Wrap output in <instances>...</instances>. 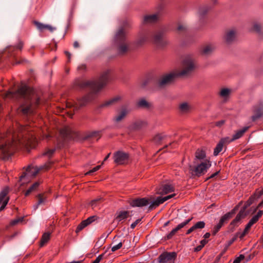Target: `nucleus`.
<instances>
[{
	"label": "nucleus",
	"mask_w": 263,
	"mask_h": 263,
	"mask_svg": "<svg viewBox=\"0 0 263 263\" xmlns=\"http://www.w3.org/2000/svg\"><path fill=\"white\" fill-rule=\"evenodd\" d=\"M128 159V154L122 151H117L114 154V162L118 165L124 164L127 163Z\"/></svg>",
	"instance_id": "nucleus-11"
},
{
	"label": "nucleus",
	"mask_w": 263,
	"mask_h": 263,
	"mask_svg": "<svg viewBox=\"0 0 263 263\" xmlns=\"http://www.w3.org/2000/svg\"><path fill=\"white\" fill-rule=\"evenodd\" d=\"M195 158L194 163H196L197 160H204L206 157V154L205 151L202 149H198L195 152Z\"/></svg>",
	"instance_id": "nucleus-28"
},
{
	"label": "nucleus",
	"mask_w": 263,
	"mask_h": 263,
	"mask_svg": "<svg viewBox=\"0 0 263 263\" xmlns=\"http://www.w3.org/2000/svg\"><path fill=\"white\" fill-rule=\"evenodd\" d=\"M141 221L140 219H137L135 222H134L132 224L130 225V228L132 229H134L137 225L139 223V222Z\"/></svg>",
	"instance_id": "nucleus-60"
},
{
	"label": "nucleus",
	"mask_w": 263,
	"mask_h": 263,
	"mask_svg": "<svg viewBox=\"0 0 263 263\" xmlns=\"http://www.w3.org/2000/svg\"><path fill=\"white\" fill-rule=\"evenodd\" d=\"M230 93V90L228 88H223L221 89L220 92V95L221 97H226Z\"/></svg>",
	"instance_id": "nucleus-46"
},
{
	"label": "nucleus",
	"mask_w": 263,
	"mask_h": 263,
	"mask_svg": "<svg viewBox=\"0 0 263 263\" xmlns=\"http://www.w3.org/2000/svg\"><path fill=\"white\" fill-rule=\"evenodd\" d=\"M160 14L159 13L146 15L144 17L143 22L145 24H152L156 23L160 18Z\"/></svg>",
	"instance_id": "nucleus-18"
},
{
	"label": "nucleus",
	"mask_w": 263,
	"mask_h": 263,
	"mask_svg": "<svg viewBox=\"0 0 263 263\" xmlns=\"http://www.w3.org/2000/svg\"><path fill=\"white\" fill-rule=\"evenodd\" d=\"M151 34L149 32H145L141 34L137 40V44L139 46L143 45L146 42L151 40Z\"/></svg>",
	"instance_id": "nucleus-21"
},
{
	"label": "nucleus",
	"mask_w": 263,
	"mask_h": 263,
	"mask_svg": "<svg viewBox=\"0 0 263 263\" xmlns=\"http://www.w3.org/2000/svg\"><path fill=\"white\" fill-rule=\"evenodd\" d=\"M9 189L6 186L0 192V212L3 211L9 201V197L8 196Z\"/></svg>",
	"instance_id": "nucleus-13"
},
{
	"label": "nucleus",
	"mask_w": 263,
	"mask_h": 263,
	"mask_svg": "<svg viewBox=\"0 0 263 263\" xmlns=\"http://www.w3.org/2000/svg\"><path fill=\"white\" fill-rule=\"evenodd\" d=\"M110 70H107L102 72L99 78L96 81H85L82 79H76L73 84V88L76 90L88 89L89 92L83 97L77 100L73 104L70 102L66 104L67 107H73V110L77 111L80 107L87 105L96 97L97 92L105 86L109 80Z\"/></svg>",
	"instance_id": "nucleus-1"
},
{
	"label": "nucleus",
	"mask_w": 263,
	"mask_h": 263,
	"mask_svg": "<svg viewBox=\"0 0 263 263\" xmlns=\"http://www.w3.org/2000/svg\"><path fill=\"white\" fill-rule=\"evenodd\" d=\"M122 246V242H120L118 244L113 246L111 248V251L115 252L119 249H120Z\"/></svg>",
	"instance_id": "nucleus-48"
},
{
	"label": "nucleus",
	"mask_w": 263,
	"mask_h": 263,
	"mask_svg": "<svg viewBox=\"0 0 263 263\" xmlns=\"http://www.w3.org/2000/svg\"><path fill=\"white\" fill-rule=\"evenodd\" d=\"M120 99V97H116L109 100H106L102 103L100 105V108H104V107H108L111 106L114 104H115L117 102H118Z\"/></svg>",
	"instance_id": "nucleus-26"
},
{
	"label": "nucleus",
	"mask_w": 263,
	"mask_h": 263,
	"mask_svg": "<svg viewBox=\"0 0 263 263\" xmlns=\"http://www.w3.org/2000/svg\"><path fill=\"white\" fill-rule=\"evenodd\" d=\"M244 258V255L241 254L234 260L233 263H240Z\"/></svg>",
	"instance_id": "nucleus-52"
},
{
	"label": "nucleus",
	"mask_w": 263,
	"mask_h": 263,
	"mask_svg": "<svg viewBox=\"0 0 263 263\" xmlns=\"http://www.w3.org/2000/svg\"><path fill=\"white\" fill-rule=\"evenodd\" d=\"M186 29L185 26L183 25H179L177 28V30L179 32H184Z\"/></svg>",
	"instance_id": "nucleus-57"
},
{
	"label": "nucleus",
	"mask_w": 263,
	"mask_h": 263,
	"mask_svg": "<svg viewBox=\"0 0 263 263\" xmlns=\"http://www.w3.org/2000/svg\"><path fill=\"white\" fill-rule=\"evenodd\" d=\"M103 257V254L99 255L92 263H99Z\"/></svg>",
	"instance_id": "nucleus-56"
},
{
	"label": "nucleus",
	"mask_w": 263,
	"mask_h": 263,
	"mask_svg": "<svg viewBox=\"0 0 263 263\" xmlns=\"http://www.w3.org/2000/svg\"><path fill=\"white\" fill-rule=\"evenodd\" d=\"M175 191L174 186L171 184L163 185L159 189L158 194L161 195L167 194L169 193L173 192Z\"/></svg>",
	"instance_id": "nucleus-24"
},
{
	"label": "nucleus",
	"mask_w": 263,
	"mask_h": 263,
	"mask_svg": "<svg viewBox=\"0 0 263 263\" xmlns=\"http://www.w3.org/2000/svg\"><path fill=\"white\" fill-rule=\"evenodd\" d=\"M89 137L100 138L101 137L100 132L99 131L92 132L89 134Z\"/></svg>",
	"instance_id": "nucleus-50"
},
{
	"label": "nucleus",
	"mask_w": 263,
	"mask_h": 263,
	"mask_svg": "<svg viewBox=\"0 0 263 263\" xmlns=\"http://www.w3.org/2000/svg\"><path fill=\"white\" fill-rule=\"evenodd\" d=\"M262 206H263V200L260 203H259V204L258 205V206L257 207L254 208L253 212H256L258 208H260Z\"/></svg>",
	"instance_id": "nucleus-62"
},
{
	"label": "nucleus",
	"mask_w": 263,
	"mask_h": 263,
	"mask_svg": "<svg viewBox=\"0 0 263 263\" xmlns=\"http://www.w3.org/2000/svg\"><path fill=\"white\" fill-rule=\"evenodd\" d=\"M230 141H229V137H224L221 138L219 142L217 143L216 146L214 148L213 154L215 156H217L222 150L224 146H227L229 144Z\"/></svg>",
	"instance_id": "nucleus-17"
},
{
	"label": "nucleus",
	"mask_w": 263,
	"mask_h": 263,
	"mask_svg": "<svg viewBox=\"0 0 263 263\" xmlns=\"http://www.w3.org/2000/svg\"><path fill=\"white\" fill-rule=\"evenodd\" d=\"M178 230L175 228V229H173L167 235H166V236L164 237L165 240H168L171 239L173 236L175 235V234L177 233Z\"/></svg>",
	"instance_id": "nucleus-43"
},
{
	"label": "nucleus",
	"mask_w": 263,
	"mask_h": 263,
	"mask_svg": "<svg viewBox=\"0 0 263 263\" xmlns=\"http://www.w3.org/2000/svg\"><path fill=\"white\" fill-rule=\"evenodd\" d=\"M38 198V201H37V205H40L42 203H43L45 201V198L43 197L42 194H39L37 196Z\"/></svg>",
	"instance_id": "nucleus-49"
},
{
	"label": "nucleus",
	"mask_w": 263,
	"mask_h": 263,
	"mask_svg": "<svg viewBox=\"0 0 263 263\" xmlns=\"http://www.w3.org/2000/svg\"><path fill=\"white\" fill-rule=\"evenodd\" d=\"M258 195V193H255L253 195H251L248 200L245 203L244 205L241 209L240 211H243V213H246V209L249 208L253 203L255 201V200L259 198L257 196Z\"/></svg>",
	"instance_id": "nucleus-22"
},
{
	"label": "nucleus",
	"mask_w": 263,
	"mask_h": 263,
	"mask_svg": "<svg viewBox=\"0 0 263 263\" xmlns=\"http://www.w3.org/2000/svg\"><path fill=\"white\" fill-rule=\"evenodd\" d=\"M55 152V148L49 149L47 148L45 152L42 154V156H47L49 158L52 157Z\"/></svg>",
	"instance_id": "nucleus-35"
},
{
	"label": "nucleus",
	"mask_w": 263,
	"mask_h": 263,
	"mask_svg": "<svg viewBox=\"0 0 263 263\" xmlns=\"http://www.w3.org/2000/svg\"><path fill=\"white\" fill-rule=\"evenodd\" d=\"M215 47L212 45H208L203 47L202 50V54L204 55H209L213 52L214 50Z\"/></svg>",
	"instance_id": "nucleus-31"
},
{
	"label": "nucleus",
	"mask_w": 263,
	"mask_h": 263,
	"mask_svg": "<svg viewBox=\"0 0 263 263\" xmlns=\"http://www.w3.org/2000/svg\"><path fill=\"white\" fill-rule=\"evenodd\" d=\"M40 182H35L25 192V196H28L33 191H35L39 186Z\"/></svg>",
	"instance_id": "nucleus-33"
},
{
	"label": "nucleus",
	"mask_w": 263,
	"mask_h": 263,
	"mask_svg": "<svg viewBox=\"0 0 263 263\" xmlns=\"http://www.w3.org/2000/svg\"><path fill=\"white\" fill-rule=\"evenodd\" d=\"M253 29L254 31H256V32H260L261 30V26L260 25L258 24H255L253 25Z\"/></svg>",
	"instance_id": "nucleus-53"
},
{
	"label": "nucleus",
	"mask_w": 263,
	"mask_h": 263,
	"mask_svg": "<svg viewBox=\"0 0 263 263\" xmlns=\"http://www.w3.org/2000/svg\"><path fill=\"white\" fill-rule=\"evenodd\" d=\"M263 214V211H261V210H259L257 214L256 215H255V216L258 218L259 219V218H260L261 217V216Z\"/></svg>",
	"instance_id": "nucleus-64"
},
{
	"label": "nucleus",
	"mask_w": 263,
	"mask_h": 263,
	"mask_svg": "<svg viewBox=\"0 0 263 263\" xmlns=\"http://www.w3.org/2000/svg\"><path fill=\"white\" fill-rule=\"evenodd\" d=\"M128 114V111L126 109H122V110L114 117V121L119 122L123 120Z\"/></svg>",
	"instance_id": "nucleus-29"
},
{
	"label": "nucleus",
	"mask_w": 263,
	"mask_h": 263,
	"mask_svg": "<svg viewBox=\"0 0 263 263\" xmlns=\"http://www.w3.org/2000/svg\"><path fill=\"white\" fill-rule=\"evenodd\" d=\"M151 198L146 197L144 198H137L130 200L128 201L130 205L133 208L135 207H143L147 205L152 202L151 201Z\"/></svg>",
	"instance_id": "nucleus-12"
},
{
	"label": "nucleus",
	"mask_w": 263,
	"mask_h": 263,
	"mask_svg": "<svg viewBox=\"0 0 263 263\" xmlns=\"http://www.w3.org/2000/svg\"><path fill=\"white\" fill-rule=\"evenodd\" d=\"M128 215V211H120L117 216L116 219H117L119 221H120L122 220L126 219Z\"/></svg>",
	"instance_id": "nucleus-32"
},
{
	"label": "nucleus",
	"mask_w": 263,
	"mask_h": 263,
	"mask_svg": "<svg viewBox=\"0 0 263 263\" xmlns=\"http://www.w3.org/2000/svg\"><path fill=\"white\" fill-rule=\"evenodd\" d=\"M96 219V216H92L88 217L86 219V220L87 221V223L88 224H90L93 221H94Z\"/></svg>",
	"instance_id": "nucleus-54"
},
{
	"label": "nucleus",
	"mask_w": 263,
	"mask_h": 263,
	"mask_svg": "<svg viewBox=\"0 0 263 263\" xmlns=\"http://www.w3.org/2000/svg\"><path fill=\"white\" fill-rule=\"evenodd\" d=\"M101 167V165H98L94 168H93L92 170L89 171L88 172H86L85 173V175H91L93 173L98 171Z\"/></svg>",
	"instance_id": "nucleus-47"
},
{
	"label": "nucleus",
	"mask_w": 263,
	"mask_h": 263,
	"mask_svg": "<svg viewBox=\"0 0 263 263\" xmlns=\"http://www.w3.org/2000/svg\"><path fill=\"white\" fill-rule=\"evenodd\" d=\"M176 196V194H173L168 196H166L164 197H158L156 199L151 203L149 205L148 209L149 210H152L155 209L156 207L158 206L160 204L163 203L166 200L175 197Z\"/></svg>",
	"instance_id": "nucleus-15"
},
{
	"label": "nucleus",
	"mask_w": 263,
	"mask_h": 263,
	"mask_svg": "<svg viewBox=\"0 0 263 263\" xmlns=\"http://www.w3.org/2000/svg\"><path fill=\"white\" fill-rule=\"evenodd\" d=\"M247 213H243V211H240L237 214L236 217L231 222L229 226V229L231 231H233L235 227H238L239 224L240 223V221L242 219L246 217L247 215Z\"/></svg>",
	"instance_id": "nucleus-14"
},
{
	"label": "nucleus",
	"mask_w": 263,
	"mask_h": 263,
	"mask_svg": "<svg viewBox=\"0 0 263 263\" xmlns=\"http://www.w3.org/2000/svg\"><path fill=\"white\" fill-rule=\"evenodd\" d=\"M211 166L210 160L205 159L196 166H190V172L193 177H200L204 174Z\"/></svg>",
	"instance_id": "nucleus-6"
},
{
	"label": "nucleus",
	"mask_w": 263,
	"mask_h": 263,
	"mask_svg": "<svg viewBox=\"0 0 263 263\" xmlns=\"http://www.w3.org/2000/svg\"><path fill=\"white\" fill-rule=\"evenodd\" d=\"M151 40L159 48L164 47L167 43L164 38V33L162 30L155 32L153 37H151Z\"/></svg>",
	"instance_id": "nucleus-8"
},
{
	"label": "nucleus",
	"mask_w": 263,
	"mask_h": 263,
	"mask_svg": "<svg viewBox=\"0 0 263 263\" xmlns=\"http://www.w3.org/2000/svg\"><path fill=\"white\" fill-rule=\"evenodd\" d=\"M24 43L22 41H20L16 46H9L5 51L8 55L9 57H14L17 52V50H21L23 47Z\"/></svg>",
	"instance_id": "nucleus-16"
},
{
	"label": "nucleus",
	"mask_w": 263,
	"mask_h": 263,
	"mask_svg": "<svg viewBox=\"0 0 263 263\" xmlns=\"http://www.w3.org/2000/svg\"><path fill=\"white\" fill-rule=\"evenodd\" d=\"M177 254L175 252H164L158 257L159 263H174Z\"/></svg>",
	"instance_id": "nucleus-10"
},
{
	"label": "nucleus",
	"mask_w": 263,
	"mask_h": 263,
	"mask_svg": "<svg viewBox=\"0 0 263 263\" xmlns=\"http://www.w3.org/2000/svg\"><path fill=\"white\" fill-rule=\"evenodd\" d=\"M4 98L19 101L20 105L18 111L26 116L33 114L40 103V98L34 94L31 88L26 85H21L15 91H8L5 94Z\"/></svg>",
	"instance_id": "nucleus-2"
},
{
	"label": "nucleus",
	"mask_w": 263,
	"mask_h": 263,
	"mask_svg": "<svg viewBox=\"0 0 263 263\" xmlns=\"http://www.w3.org/2000/svg\"><path fill=\"white\" fill-rule=\"evenodd\" d=\"M50 233H45L42 236V238L40 240V246L41 247H43L50 239Z\"/></svg>",
	"instance_id": "nucleus-30"
},
{
	"label": "nucleus",
	"mask_w": 263,
	"mask_h": 263,
	"mask_svg": "<svg viewBox=\"0 0 263 263\" xmlns=\"http://www.w3.org/2000/svg\"><path fill=\"white\" fill-rule=\"evenodd\" d=\"M190 109V106L187 103H183L179 106V110L182 113H186Z\"/></svg>",
	"instance_id": "nucleus-34"
},
{
	"label": "nucleus",
	"mask_w": 263,
	"mask_h": 263,
	"mask_svg": "<svg viewBox=\"0 0 263 263\" xmlns=\"http://www.w3.org/2000/svg\"><path fill=\"white\" fill-rule=\"evenodd\" d=\"M263 214V211H261V210H259L257 214L256 215H255V216L258 218L259 219V218H260L261 217V216Z\"/></svg>",
	"instance_id": "nucleus-63"
},
{
	"label": "nucleus",
	"mask_w": 263,
	"mask_h": 263,
	"mask_svg": "<svg viewBox=\"0 0 263 263\" xmlns=\"http://www.w3.org/2000/svg\"><path fill=\"white\" fill-rule=\"evenodd\" d=\"M102 200V198L97 197L90 201V205L93 208L96 207L98 205V204L101 202Z\"/></svg>",
	"instance_id": "nucleus-39"
},
{
	"label": "nucleus",
	"mask_w": 263,
	"mask_h": 263,
	"mask_svg": "<svg viewBox=\"0 0 263 263\" xmlns=\"http://www.w3.org/2000/svg\"><path fill=\"white\" fill-rule=\"evenodd\" d=\"M129 27V24L127 22H124L115 34L114 44L119 54L123 55L128 50L129 44L126 40V29Z\"/></svg>",
	"instance_id": "nucleus-5"
},
{
	"label": "nucleus",
	"mask_w": 263,
	"mask_h": 263,
	"mask_svg": "<svg viewBox=\"0 0 263 263\" xmlns=\"http://www.w3.org/2000/svg\"><path fill=\"white\" fill-rule=\"evenodd\" d=\"M89 225L87 223V221L85 220H83L77 227L76 232L77 233H79L80 231L82 230L84 228Z\"/></svg>",
	"instance_id": "nucleus-36"
},
{
	"label": "nucleus",
	"mask_w": 263,
	"mask_h": 263,
	"mask_svg": "<svg viewBox=\"0 0 263 263\" xmlns=\"http://www.w3.org/2000/svg\"><path fill=\"white\" fill-rule=\"evenodd\" d=\"M253 226V224L252 223H251L249 221V222L248 223V224L246 226V227L245 228V231H247L248 232V231H249L250 229L251 228V227Z\"/></svg>",
	"instance_id": "nucleus-61"
},
{
	"label": "nucleus",
	"mask_w": 263,
	"mask_h": 263,
	"mask_svg": "<svg viewBox=\"0 0 263 263\" xmlns=\"http://www.w3.org/2000/svg\"><path fill=\"white\" fill-rule=\"evenodd\" d=\"M33 23V24L36 26L37 29L41 32L47 29L50 32H52L55 29V28L52 27L49 25L44 24L37 21H34Z\"/></svg>",
	"instance_id": "nucleus-19"
},
{
	"label": "nucleus",
	"mask_w": 263,
	"mask_h": 263,
	"mask_svg": "<svg viewBox=\"0 0 263 263\" xmlns=\"http://www.w3.org/2000/svg\"><path fill=\"white\" fill-rule=\"evenodd\" d=\"M165 137H166V136L162 134H159L156 135L154 137L153 140L155 143L158 144L162 140H163L165 138Z\"/></svg>",
	"instance_id": "nucleus-37"
},
{
	"label": "nucleus",
	"mask_w": 263,
	"mask_h": 263,
	"mask_svg": "<svg viewBox=\"0 0 263 263\" xmlns=\"http://www.w3.org/2000/svg\"><path fill=\"white\" fill-rule=\"evenodd\" d=\"M147 125V123L145 121H138L135 123V127L138 129H140L142 127L145 126Z\"/></svg>",
	"instance_id": "nucleus-44"
},
{
	"label": "nucleus",
	"mask_w": 263,
	"mask_h": 263,
	"mask_svg": "<svg viewBox=\"0 0 263 263\" xmlns=\"http://www.w3.org/2000/svg\"><path fill=\"white\" fill-rule=\"evenodd\" d=\"M223 226L220 224L219 222L217 224L213 229L212 233L213 235H216L217 232L220 230Z\"/></svg>",
	"instance_id": "nucleus-45"
},
{
	"label": "nucleus",
	"mask_w": 263,
	"mask_h": 263,
	"mask_svg": "<svg viewBox=\"0 0 263 263\" xmlns=\"http://www.w3.org/2000/svg\"><path fill=\"white\" fill-rule=\"evenodd\" d=\"M205 223L203 221H200L196 222L193 226L195 230L202 229L205 227Z\"/></svg>",
	"instance_id": "nucleus-40"
},
{
	"label": "nucleus",
	"mask_w": 263,
	"mask_h": 263,
	"mask_svg": "<svg viewBox=\"0 0 263 263\" xmlns=\"http://www.w3.org/2000/svg\"><path fill=\"white\" fill-rule=\"evenodd\" d=\"M258 218L254 215L249 221V222L252 223L253 225L258 220Z\"/></svg>",
	"instance_id": "nucleus-58"
},
{
	"label": "nucleus",
	"mask_w": 263,
	"mask_h": 263,
	"mask_svg": "<svg viewBox=\"0 0 263 263\" xmlns=\"http://www.w3.org/2000/svg\"><path fill=\"white\" fill-rule=\"evenodd\" d=\"M238 237V234L235 235L228 242V246H230Z\"/></svg>",
	"instance_id": "nucleus-51"
},
{
	"label": "nucleus",
	"mask_w": 263,
	"mask_h": 263,
	"mask_svg": "<svg viewBox=\"0 0 263 263\" xmlns=\"http://www.w3.org/2000/svg\"><path fill=\"white\" fill-rule=\"evenodd\" d=\"M210 8L209 6H203L199 9V14L200 16H203L209 11Z\"/></svg>",
	"instance_id": "nucleus-38"
},
{
	"label": "nucleus",
	"mask_w": 263,
	"mask_h": 263,
	"mask_svg": "<svg viewBox=\"0 0 263 263\" xmlns=\"http://www.w3.org/2000/svg\"><path fill=\"white\" fill-rule=\"evenodd\" d=\"M34 139L33 136L28 133L26 127L22 126L17 133L13 135L11 141L0 145V153L4 159H8L18 146L28 145Z\"/></svg>",
	"instance_id": "nucleus-3"
},
{
	"label": "nucleus",
	"mask_w": 263,
	"mask_h": 263,
	"mask_svg": "<svg viewBox=\"0 0 263 263\" xmlns=\"http://www.w3.org/2000/svg\"><path fill=\"white\" fill-rule=\"evenodd\" d=\"M60 134L64 141L74 140L79 137L78 133L73 130L68 126L62 128L60 131Z\"/></svg>",
	"instance_id": "nucleus-9"
},
{
	"label": "nucleus",
	"mask_w": 263,
	"mask_h": 263,
	"mask_svg": "<svg viewBox=\"0 0 263 263\" xmlns=\"http://www.w3.org/2000/svg\"><path fill=\"white\" fill-rule=\"evenodd\" d=\"M236 38V32L234 30H230L226 32L224 39L227 44L232 43Z\"/></svg>",
	"instance_id": "nucleus-25"
},
{
	"label": "nucleus",
	"mask_w": 263,
	"mask_h": 263,
	"mask_svg": "<svg viewBox=\"0 0 263 263\" xmlns=\"http://www.w3.org/2000/svg\"><path fill=\"white\" fill-rule=\"evenodd\" d=\"M138 105L139 107L144 108H148L149 106V103L144 99L140 100L138 103Z\"/></svg>",
	"instance_id": "nucleus-42"
},
{
	"label": "nucleus",
	"mask_w": 263,
	"mask_h": 263,
	"mask_svg": "<svg viewBox=\"0 0 263 263\" xmlns=\"http://www.w3.org/2000/svg\"><path fill=\"white\" fill-rule=\"evenodd\" d=\"M53 162L50 161H48L47 163H46L44 165L38 167L36 166L34 168V171H32V168L30 166H28L26 168V172H23L21 176L20 177V180H22V179L25 178L27 175H30L32 176H35L40 171L42 170H48L51 165L52 164Z\"/></svg>",
	"instance_id": "nucleus-7"
},
{
	"label": "nucleus",
	"mask_w": 263,
	"mask_h": 263,
	"mask_svg": "<svg viewBox=\"0 0 263 263\" xmlns=\"http://www.w3.org/2000/svg\"><path fill=\"white\" fill-rule=\"evenodd\" d=\"M249 128V126H245L242 129L236 131L235 134L233 135L232 138L229 137V141H230V142L231 143L242 137L244 134L248 130Z\"/></svg>",
	"instance_id": "nucleus-23"
},
{
	"label": "nucleus",
	"mask_w": 263,
	"mask_h": 263,
	"mask_svg": "<svg viewBox=\"0 0 263 263\" xmlns=\"http://www.w3.org/2000/svg\"><path fill=\"white\" fill-rule=\"evenodd\" d=\"M263 104L260 105V107L255 106L253 107L254 115L251 117L252 121H255L263 116V110L261 108Z\"/></svg>",
	"instance_id": "nucleus-20"
},
{
	"label": "nucleus",
	"mask_w": 263,
	"mask_h": 263,
	"mask_svg": "<svg viewBox=\"0 0 263 263\" xmlns=\"http://www.w3.org/2000/svg\"><path fill=\"white\" fill-rule=\"evenodd\" d=\"M247 233L248 232L245 231L244 230L242 232H237L235 234H238V237H239L240 239H242Z\"/></svg>",
	"instance_id": "nucleus-55"
},
{
	"label": "nucleus",
	"mask_w": 263,
	"mask_h": 263,
	"mask_svg": "<svg viewBox=\"0 0 263 263\" xmlns=\"http://www.w3.org/2000/svg\"><path fill=\"white\" fill-rule=\"evenodd\" d=\"M224 123H225V120H221L220 121L216 122L215 123V125L216 126L221 127L222 125H223L224 124Z\"/></svg>",
	"instance_id": "nucleus-59"
},
{
	"label": "nucleus",
	"mask_w": 263,
	"mask_h": 263,
	"mask_svg": "<svg viewBox=\"0 0 263 263\" xmlns=\"http://www.w3.org/2000/svg\"><path fill=\"white\" fill-rule=\"evenodd\" d=\"M196 66L191 55L186 56L182 61V69L177 72H171L160 78L158 82L160 87H163L172 83L178 77H187L194 71Z\"/></svg>",
	"instance_id": "nucleus-4"
},
{
	"label": "nucleus",
	"mask_w": 263,
	"mask_h": 263,
	"mask_svg": "<svg viewBox=\"0 0 263 263\" xmlns=\"http://www.w3.org/2000/svg\"><path fill=\"white\" fill-rule=\"evenodd\" d=\"M192 217H191V218L185 220V221L179 224L176 227V229L178 230V231L179 230H180V229H181L182 228H183V227H184L186 225H187L192 219Z\"/></svg>",
	"instance_id": "nucleus-41"
},
{
	"label": "nucleus",
	"mask_w": 263,
	"mask_h": 263,
	"mask_svg": "<svg viewBox=\"0 0 263 263\" xmlns=\"http://www.w3.org/2000/svg\"><path fill=\"white\" fill-rule=\"evenodd\" d=\"M235 214V210H233L225 214L220 219L219 223L222 226L227 223L228 221L232 217L233 215Z\"/></svg>",
	"instance_id": "nucleus-27"
}]
</instances>
